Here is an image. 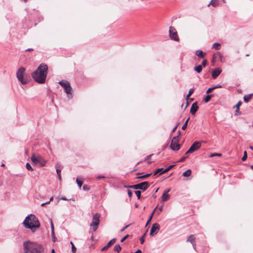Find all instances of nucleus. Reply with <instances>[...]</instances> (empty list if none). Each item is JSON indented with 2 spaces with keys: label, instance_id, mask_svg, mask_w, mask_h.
<instances>
[{
  "label": "nucleus",
  "instance_id": "obj_39",
  "mask_svg": "<svg viewBox=\"0 0 253 253\" xmlns=\"http://www.w3.org/2000/svg\"><path fill=\"white\" fill-rule=\"evenodd\" d=\"M83 189L85 191H87L90 189V187L87 185H84L83 186Z\"/></svg>",
  "mask_w": 253,
  "mask_h": 253
},
{
  "label": "nucleus",
  "instance_id": "obj_36",
  "mask_svg": "<svg viewBox=\"0 0 253 253\" xmlns=\"http://www.w3.org/2000/svg\"><path fill=\"white\" fill-rule=\"evenodd\" d=\"M146 234V232L143 235V236L140 238V242L141 244H143L144 242L145 239V236Z\"/></svg>",
  "mask_w": 253,
  "mask_h": 253
},
{
  "label": "nucleus",
  "instance_id": "obj_5",
  "mask_svg": "<svg viewBox=\"0 0 253 253\" xmlns=\"http://www.w3.org/2000/svg\"><path fill=\"white\" fill-rule=\"evenodd\" d=\"M58 84L64 89V92L67 94V97L68 99H70L73 98V89L70 85V83L65 80H62L59 82Z\"/></svg>",
  "mask_w": 253,
  "mask_h": 253
},
{
  "label": "nucleus",
  "instance_id": "obj_12",
  "mask_svg": "<svg viewBox=\"0 0 253 253\" xmlns=\"http://www.w3.org/2000/svg\"><path fill=\"white\" fill-rule=\"evenodd\" d=\"M160 229V226L158 223H154L151 228L150 235L153 236L154 235L156 234L159 231Z\"/></svg>",
  "mask_w": 253,
  "mask_h": 253
},
{
  "label": "nucleus",
  "instance_id": "obj_54",
  "mask_svg": "<svg viewBox=\"0 0 253 253\" xmlns=\"http://www.w3.org/2000/svg\"><path fill=\"white\" fill-rule=\"evenodd\" d=\"M49 203V202H46V203H42L41 204V207H43L45 205H47V204H48Z\"/></svg>",
  "mask_w": 253,
  "mask_h": 253
},
{
  "label": "nucleus",
  "instance_id": "obj_55",
  "mask_svg": "<svg viewBox=\"0 0 253 253\" xmlns=\"http://www.w3.org/2000/svg\"><path fill=\"white\" fill-rule=\"evenodd\" d=\"M105 178V176H101V175H99L97 177V179H100L101 178Z\"/></svg>",
  "mask_w": 253,
  "mask_h": 253
},
{
  "label": "nucleus",
  "instance_id": "obj_62",
  "mask_svg": "<svg viewBox=\"0 0 253 253\" xmlns=\"http://www.w3.org/2000/svg\"><path fill=\"white\" fill-rule=\"evenodd\" d=\"M193 247V249L195 250H196V243H194V244H192Z\"/></svg>",
  "mask_w": 253,
  "mask_h": 253
},
{
  "label": "nucleus",
  "instance_id": "obj_52",
  "mask_svg": "<svg viewBox=\"0 0 253 253\" xmlns=\"http://www.w3.org/2000/svg\"><path fill=\"white\" fill-rule=\"evenodd\" d=\"M76 183L77 184L78 186H79L80 182H79V176H77L76 177Z\"/></svg>",
  "mask_w": 253,
  "mask_h": 253
},
{
  "label": "nucleus",
  "instance_id": "obj_44",
  "mask_svg": "<svg viewBox=\"0 0 253 253\" xmlns=\"http://www.w3.org/2000/svg\"><path fill=\"white\" fill-rule=\"evenodd\" d=\"M129 237V235L127 234L126 235V236H125L121 240V242L122 243V242H124L125 240H126L128 237Z\"/></svg>",
  "mask_w": 253,
  "mask_h": 253
},
{
  "label": "nucleus",
  "instance_id": "obj_56",
  "mask_svg": "<svg viewBox=\"0 0 253 253\" xmlns=\"http://www.w3.org/2000/svg\"><path fill=\"white\" fill-rule=\"evenodd\" d=\"M159 210L160 211L158 212V214H160V212L162 211V210H163V206H161V207L159 208Z\"/></svg>",
  "mask_w": 253,
  "mask_h": 253
},
{
  "label": "nucleus",
  "instance_id": "obj_23",
  "mask_svg": "<svg viewBox=\"0 0 253 253\" xmlns=\"http://www.w3.org/2000/svg\"><path fill=\"white\" fill-rule=\"evenodd\" d=\"M191 174V169H188L183 173L182 175L185 177H188L190 176Z\"/></svg>",
  "mask_w": 253,
  "mask_h": 253
},
{
  "label": "nucleus",
  "instance_id": "obj_11",
  "mask_svg": "<svg viewBox=\"0 0 253 253\" xmlns=\"http://www.w3.org/2000/svg\"><path fill=\"white\" fill-rule=\"evenodd\" d=\"M99 215L98 214H96L93 217L92 221L90 224L91 226H93V230L94 231H95L97 228L98 225L99 223Z\"/></svg>",
  "mask_w": 253,
  "mask_h": 253
},
{
  "label": "nucleus",
  "instance_id": "obj_64",
  "mask_svg": "<svg viewBox=\"0 0 253 253\" xmlns=\"http://www.w3.org/2000/svg\"><path fill=\"white\" fill-rule=\"evenodd\" d=\"M177 127V126H175L173 128V129H172V132H174V131H175V130H176V129Z\"/></svg>",
  "mask_w": 253,
  "mask_h": 253
},
{
  "label": "nucleus",
  "instance_id": "obj_3",
  "mask_svg": "<svg viewBox=\"0 0 253 253\" xmlns=\"http://www.w3.org/2000/svg\"><path fill=\"white\" fill-rule=\"evenodd\" d=\"M23 248L24 250H27L30 253H43L44 251V248L42 245L29 240L23 243Z\"/></svg>",
  "mask_w": 253,
  "mask_h": 253
},
{
  "label": "nucleus",
  "instance_id": "obj_7",
  "mask_svg": "<svg viewBox=\"0 0 253 253\" xmlns=\"http://www.w3.org/2000/svg\"><path fill=\"white\" fill-rule=\"evenodd\" d=\"M178 136H175L172 138L170 144V147L172 150L178 151L180 149L181 145L178 144Z\"/></svg>",
  "mask_w": 253,
  "mask_h": 253
},
{
  "label": "nucleus",
  "instance_id": "obj_13",
  "mask_svg": "<svg viewBox=\"0 0 253 253\" xmlns=\"http://www.w3.org/2000/svg\"><path fill=\"white\" fill-rule=\"evenodd\" d=\"M170 191V189H168L165 191L164 192L162 197V201L164 202L168 201L169 197L170 195L168 194V193Z\"/></svg>",
  "mask_w": 253,
  "mask_h": 253
},
{
  "label": "nucleus",
  "instance_id": "obj_59",
  "mask_svg": "<svg viewBox=\"0 0 253 253\" xmlns=\"http://www.w3.org/2000/svg\"><path fill=\"white\" fill-rule=\"evenodd\" d=\"M222 86L221 85H219V84H218L215 86H214L213 87H215V89L216 88H221Z\"/></svg>",
  "mask_w": 253,
  "mask_h": 253
},
{
  "label": "nucleus",
  "instance_id": "obj_53",
  "mask_svg": "<svg viewBox=\"0 0 253 253\" xmlns=\"http://www.w3.org/2000/svg\"><path fill=\"white\" fill-rule=\"evenodd\" d=\"M56 172H57V175L60 174L61 170L60 169H59L58 168H57L56 169Z\"/></svg>",
  "mask_w": 253,
  "mask_h": 253
},
{
  "label": "nucleus",
  "instance_id": "obj_4",
  "mask_svg": "<svg viewBox=\"0 0 253 253\" xmlns=\"http://www.w3.org/2000/svg\"><path fill=\"white\" fill-rule=\"evenodd\" d=\"M24 67H21L16 72L17 78L22 84H26L29 82V77L26 75Z\"/></svg>",
  "mask_w": 253,
  "mask_h": 253
},
{
  "label": "nucleus",
  "instance_id": "obj_35",
  "mask_svg": "<svg viewBox=\"0 0 253 253\" xmlns=\"http://www.w3.org/2000/svg\"><path fill=\"white\" fill-rule=\"evenodd\" d=\"M135 194H136L138 199H140L141 198V192L140 191H135Z\"/></svg>",
  "mask_w": 253,
  "mask_h": 253
},
{
  "label": "nucleus",
  "instance_id": "obj_51",
  "mask_svg": "<svg viewBox=\"0 0 253 253\" xmlns=\"http://www.w3.org/2000/svg\"><path fill=\"white\" fill-rule=\"evenodd\" d=\"M239 114H241V112H240L239 111V110H237V109H236V110L235 111V115L236 116H237V115H238Z\"/></svg>",
  "mask_w": 253,
  "mask_h": 253
},
{
  "label": "nucleus",
  "instance_id": "obj_46",
  "mask_svg": "<svg viewBox=\"0 0 253 253\" xmlns=\"http://www.w3.org/2000/svg\"><path fill=\"white\" fill-rule=\"evenodd\" d=\"M50 225H51V231H54L53 223L52 220L51 219H50Z\"/></svg>",
  "mask_w": 253,
  "mask_h": 253
},
{
  "label": "nucleus",
  "instance_id": "obj_14",
  "mask_svg": "<svg viewBox=\"0 0 253 253\" xmlns=\"http://www.w3.org/2000/svg\"><path fill=\"white\" fill-rule=\"evenodd\" d=\"M198 108H199V107L198 106L197 102H196L193 103L192 104L191 109H190V113L193 115H195L196 112L198 110Z\"/></svg>",
  "mask_w": 253,
  "mask_h": 253
},
{
  "label": "nucleus",
  "instance_id": "obj_33",
  "mask_svg": "<svg viewBox=\"0 0 253 253\" xmlns=\"http://www.w3.org/2000/svg\"><path fill=\"white\" fill-rule=\"evenodd\" d=\"M189 119H190V118H188L187 119V120L185 121V123L183 124V125L182 126V129L184 130V129H185L187 127L188 122Z\"/></svg>",
  "mask_w": 253,
  "mask_h": 253
},
{
  "label": "nucleus",
  "instance_id": "obj_37",
  "mask_svg": "<svg viewBox=\"0 0 253 253\" xmlns=\"http://www.w3.org/2000/svg\"><path fill=\"white\" fill-rule=\"evenodd\" d=\"M248 157L247 152L245 151L244 152V156L242 158V160L245 161L247 160Z\"/></svg>",
  "mask_w": 253,
  "mask_h": 253
},
{
  "label": "nucleus",
  "instance_id": "obj_27",
  "mask_svg": "<svg viewBox=\"0 0 253 253\" xmlns=\"http://www.w3.org/2000/svg\"><path fill=\"white\" fill-rule=\"evenodd\" d=\"M121 247L120 245H116L114 247V251L119 253L121 250Z\"/></svg>",
  "mask_w": 253,
  "mask_h": 253
},
{
  "label": "nucleus",
  "instance_id": "obj_42",
  "mask_svg": "<svg viewBox=\"0 0 253 253\" xmlns=\"http://www.w3.org/2000/svg\"><path fill=\"white\" fill-rule=\"evenodd\" d=\"M242 104V102L241 101H239L238 103L235 105V107L237 109V110H239V107Z\"/></svg>",
  "mask_w": 253,
  "mask_h": 253
},
{
  "label": "nucleus",
  "instance_id": "obj_58",
  "mask_svg": "<svg viewBox=\"0 0 253 253\" xmlns=\"http://www.w3.org/2000/svg\"><path fill=\"white\" fill-rule=\"evenodd\" d=\"M51 236L52 237H54L55 238V233H54V231H51Z\"/></svg>",
  "mask_w": 253,
  "mask_h": 253
},
{
  "label": "nucleus",
  "instance_id": "obj_6",
  "mask_svg": "<svg viewBox=\"0 0 253 253\" xmlns=\"http://www.w3.org/2000/svg\"><path fill=\"white\" fill-rule=\"evenodd\" d=\"M31 159L33 163L41 167H44L46 163V161L41 156H36L33 154Z\"/></svg>",
  "mask_w": 253,
  "mask_h": 253
},
{
  "label": "nucleus",
  "instance_id": "obj_9",
  "mask_svg": "<svg viewBox=\"0 0 253 253\" xmlns=\"http://www.w3.org/2000/svg\"><path fill=\"white\" fill-rule=\"evenodd\" d=\"M201 147V142L195 141L191 146L188 150L186 152L185 154L192 153L198 150Z\"/></svg>",
  "mask_w": 253,
  "mask_h": 253
},
{
  "label": "nucleus",
  "instance_id": "obj_16",
  "mask_svg": "<svg viewBox=\"0 0 253 253\" xmlns=\"http://www.w3.org/2000/svg\"><path fill=\"white\" fill-rule=\"evenodd\" d=\"M195 54L200 58H204L207 54L206 52L201 50H197L195 52Z\"/></svg>",
  "mask_w": 253,
  "mask_h": 253
},
{
  "label": "nucleus",
  "instance_id": "obj_32",
  "mask_svg": "<svg viewBox=\"0 0 253 253\" xmlns=\"http://www.w3.org/2000/svg\"><path fill=\"white\" fill-rule=\"evenodd\" d=\"M222 156V154L221 153H211L210 155V158H212V157H213L214 156H218V157H221Z\"/></svg>",
  "mask_w": 253,
  "mask_h": 253
},
{
  "label": "nucleus",
  "instance_id": "obj_63",
  "mask_svg": "<svg viewBox=\"0 0 253 253\" xmlns=\"http://www.w3.org/2000/svg\"><path fill=\"white\" fill-rule=\"evenodd\" d=\"M52 240H53V241L54 242H56V237L55 236V238H54V237H52Z\"/></svg>",
  "mask_w": 253,
  "mask_h": 253
},
{
  "label": "nucleus",
  "instance_id": "obj_22",
  "mask_svg": "<svg viewBox=\"0 0 253 253\" xmlns=\"http://www.w3.org/2000/svg\"><path fill=\"white\" fill-rule=\"evenodd\" d=\"M211 5L214 7H215L218 5V0H211V2L209 4V6Z\"/></svg>",
  "mask_w": 253,
  "mask_h": 253
},
{
  "label": "nucleus",
  "instance_id": "obj_28",
  "mask_svg": "<svg viewBox=\"0 0 253 253\" xmlns=\"http://www.w3.org/2000/svg\"><path fill=\"white\" fill-rule=\"evenodd\" d=\"M116 241V238H114L108 242L106 245L109 248Z\"/></svg>",
  "mask_w": 253,
  "mask_h": 253
},
{
  "label": "nucleus",
  "instance_id": "obj_19",
  "mask_svg": "<svg viewBox=\"0 0 253 253\" xmlns=\"http://www.w3.org/2000/svg\"><path fill=\"white\" fill-rule=\"evenodd\" d=\"M194 91V88H191L189 90V92L186 97V100H188V98L191 95V94L193 93ZM188 105V101H186V105L184 109H185L186 108V107H187Z\"/></svg>",
  "mask_w": 253,
  "mask_h": 253
},
{
  "label": "nucleus",
  "instance_id": "obj_30",
  "mask_svg": "<svg viewBox=\"0 0 253 253\" xmlns=\"http://www.w3.org/2000/svg\"><path fill=\"white\" fill-rule=\"evenodd\" d=\"M157 207H156L155 208L154 210V211H153L152 212V214H151V215L150 217H149V219L147 220V222H146V225H145L146 226H147L148 225V224L149 223V222H150V221H151V219H152V216H153V214H154V212H155V210H156V209H157Z\"/></svg>",
  "mask_w": 253,
  "mask_h": 253
},
{
  "label": "nucleus",
  "instance_id": "obj_61",
  "mask_svg": "<svg viewBox=\"0 0 253 253\" xmlns=\"http://www.w3.org/2000/svg\"><path fill=\"white\" fill-rule=\"evenodd\" d=\"M58 176V179L59 180H61V174H58L57 175Z\"/></svg>",
  "mask_w": 253,
  "mask_h": 253
},
{
  "label": "nucleus",
  "instance_id": "obj_43",
  "mask_svg": "<svg viewBox=\"0 0 253 253\" xmlns=\"http://www.w3.org/2000/svg\"><path fill=\"white\" fill-rule=\"evenodd\" d=\"M214 89H215V87H211V88H209L206 91V93L207 94H209V93H210L213 90H214Z\"/></svg>",
  "mask_w": 253,
  "mask_h": 253
},
{
  "label": "nucleus",
  "instance_id": "obj_48",
  "mask_svg": "<svg viewBox=\"0 0 253 253\" xmlns=\"http://www.w3.org/2000/svg\"><path fill=\"white\" fill-rule=\"evenodd\" d=\"M186 157H182L179 161H178V162H184L185 159H186Z\"/></svg>",
  "mask_w": 253,
  "mask_h": 253
},
{
  "label": "nucleus",
  "instance_id": "obj_26",
  "mask_svg": "<svg viewBox=\"0 0 253 253\" xmlns=\"http://www.w3.org/2000/svg\"><path fill=\"white\" fill-rule=\"evenodd\" d=\"M213 96V94H208L205 98H204V101L206 103L208 102L211 97H212Z\"/></svg>",
  "mask_w": 253,
  "mask_h": 253
},
{
  "label": "nucleus",
  "instance_id": "obj_31",
  "mask_svg": "<svg viewBox=\"0 0 253 253\" xmlns=\"http://www.w3.org/2000/svg\"><path fill=\"white\" fill-rule=\"evenodd\" d=\"M26 168L28 170L33 171L34 169L31 167V165L29 163H27L26 164Z\"/></svg>",
  "mask_w": 253,
  "mask_h": 253
},
{
  "label": "nucleus",
  "instance_id": "obj_24",
  "mask_svg": "<svg viewBox=\"0 0 253 253\" xmlns=\"http://www.w3.org/2000/svg\"><path fill=\"white\" fill-rule=\"evenodd\" d=\"M194 70L196 71L197 73H200L202 71V65H199L194 67Z\"/></svg>",
  "mask_w": 253,
  "mask_h": 253
},
{
  "label": "nucleus",
  "instance_id": "obj_25",
  "mask_svg": "<svg viewBox=\"0 0 253 253\" xmlns=\"http://www.w3.org/2000/svg\"><path fill=\"white\" fill-rule=\"evenodd\" d=\"M152 175V173H147L141 176H139L136 177L137 179H145L149 177L150 175Z\"/></svg>",
  "mask_w": 253,
  "mask_h": 253
},
{
  "label": "nucleus",
  "instance_id": "obj_41",
  "mask_svg": "<svg viewBox=\"0 0 253 253\" xmlns=\"http://www.w3.org/2000/svg\"><path fill=\"white\" fill-rule=\"evenodd\" d=\"M71 244H72V252L73 253H75L76 251V248L72 242H71Z\"/></svg>",
  "mask_w": 253,
  "mask_h": 253
},
{
  "label": "nucleus",
  "instance_id": "obj_49",
  "mask_svg": "<svg viewBox=\"0 0 253 253\" xmlns=\"http://www.w3.org/2000/svg\"><path fill=\"white\" fill-rule=\"evenodd\" d=\"M130 224L127 225L126 226L124 227L121 230V232H123L128 227H129Z\"/></svg>",
  "mask_w": 253,
  "mask_h": 253
},
{
  "label": "nucleus",
  "instance_id": "obj_47",
  "mask_svg": "<svg viewBox=\"0 0 253 253\" xmlns=\"http://www.w3.org/2000/svg\"><path fill=\"white\" fill-rule=\"evenodd\" d=\"M128 196L129 198H131L132 195V192L130 190H127Z\"/></svg>",
  "mask_w": 253,
  "mask_h": 253
},
{
  "label": "nucleus",
  "instance_id": "obj_15",
  "mask_svg": "<svg viewBox=\"0 0 253 253\" xmlns=\"http://www.w3.org/2000/svg\"><path fill=\"white\" fill-rule=\"evenodd\" d=\"M221 70L220 68H216L214 69L211 73V76L213 79H216L221 73Z\"/></svg>",
  "mask_w": 253,
  "mask_h": 253
},
{
  "label": "nucleus",
  "instance_id": "obj_29",
  "mask_svg": "<svg viewBox=\"0 0 253 253\" xmlns=\"http://www.w3.org/2000/svg\"><path fill=\"white\" fill-rule=\"evenodd\" d=\"M220 44L219 43H214L213 44L212 48H214L216 50L220 49Z\"/></svg>",
  "mask_w": 253,
  "mask_h": 253
},
{
  "label": "nucleus",
  "instance_id": "obj_1",
  "mask_svg": "<svg viewBox=\"0 0 253 253\" xmlns=\"http://www.w3.org/2000/svg\"><path fill=\"white\" fill-rule=\"evenodd\" d=\"M47 71V65L44 64H41L32 73V77L36 82L41 84H44L45 82Z\"/></svg>",
  "mask_w": 253,
  "mask_h": 253
},
{
  "label": "nucleus",
  "instance_id": "obj_10",
  "mask_svg": "<svg viewBox=\"0 0 253 253\" xmlns=\"http://www.w3.org/2000/svg\"><path fill=\"white\" fill-rule=\"evenodd\" d=\"M169 37L171 40L175 41H178L179 38L177 35V33L175 29L172 26H170L169 28Z\"/></svg>",
  "mask_w": 253,
  "mask_h": 253
},
{
  "label": "nucleus",
  "instance_id": "obj_38",
  "mask_svg": "<svg viewBox=\"0 0 253 253\" xmlns=\"http://www.w3.org/2000/svg\"><path fill=\"white\" fill-rule=\"evenodd\" d=\"M174 167V165H170L169 166L168 168H167L166 169H165V170H164V172H168V171H169L170 169H171L172 168H173V167Z\"/></svg>",
  "mask_w": 253,
  "mask_h": 253
},
{
  "label": "nucleus",
  "instance_id": "obj_17",
  "mask_svg": "<svg viewBox=\"0 0 253 253\" xmlns=\"http://www.w3.org/2000/svg\"><path fill=\"white\" fill-rule=\"evenodd\" d=\"M223 56L220 52H217L215 53H214L212 56V59L216 60L217 58H219L220 61L222 60Z\"/></svg>",
  "mask_w": 253,
  "mask_h": 253
},
{
  "label": "nucleus",
  "instance_id": "obj_21",
  "mask_svg": "<svg viewBox=\"0 0 253 253\" xmlns=\"http://www.w3.org/2000/svg\"><path fill=\"white\" fill-rule=\"evenodd\" d=\"M253 93L249 94V95H246L244 96V100L245 102H248L251 99L252 96H253Z\"/></svg>",
  "mask_w": 253,
  "mask_h": 253
},
{
  "label": "nucleus",
  "instance_id": "obj_8",
  "mask_svg": "<svg viewBox=\"0 0 253 253\" xmlns=\"http://www.w3.org/2000/svg\"><path fill=\"white\" fill-rule=\"evenodd\" d=\"M149 186V184L148 182L144 181L135 185H132L131 187L132 189L137 190L140 189L143 191L146 190L148 187Z\"/></svg>",
  "mask_w": 253,
  "mask_h": 253
},
{
  "label": "nucleus",
  "instance_id": "obj_45",
  "mask_svg": "<svg viewBox=\"0 0 253 253\" xmlns=\"http://www.w3.org/2000/svg\"><path fill=\"white\" fill-rule=\"evenodd\" d=\"M159 188H158L157 189L155 190L154 193L152 195V197L154 199H155L157 197V195H156V193L158 192L159 190Z\"/></svg>",
  "mask_w": 253,
  "mask_h": 253
},
{
  "label": "nucleus",
  "instance_id": "obj_57",
  "mask_svg": "<svg viewBox=\"0 0 253 253\" xmlns=\"http://www.w3.org/2000/svg\"><path fill=\"white\" fill-rule=\"evenodd\" d=\"M34 49L32 48H28L27 49L25 50V51H33Z\"/></svg>",
  "mask_w": 253,
  "mask_h": 253
},
{
  "label": "nucleus",
  "instance_id": "obj_60",
  "mask_svg": "<svg viewBox=\"0 0 253 253\" xmlns=\"http://www.w3.org/2000/svg\"><path fill=\"white\" fill-rule=\"evenodd\" d=\"M135 253H142V252L140 249H138L135 252Z\"/></svg>",
  "mask_w": 253,
  "mask_h": 253
},
{
  "label": "nucleus",
  "instance_id": "obj_34",
  "mask_svg": "<svg viewBox=\"0 0 253 253\" xmlns=\"http://www.w3.org/2000/svg\"><path fill=\"white\" fill-rule=\"evenodd\" d=\"M153 154H151V155H149L147 156L145 159V161H148L147 163L148 164H150L152 163V162L149 161V160H150V159H151V157L153 156Z\"/></svg>",
  "mask_w": 253,
  "mask_h": 253
},
{
  "label": "nucleus",
  "instance_id": "obj_20",
  "mask_svg": "<svg viewBox=\"0 0 253 253\" xmlns=\"http://www.w3.org/2000/svg\"><path fill=\"white\" fill-rule=\"evenodd\" d=\"M165 169H164V168H159V169H157V170L154 173V175H156L158 173H159V175H160L163 173H166V172L164 171Z\"/></svg>",
  "mask_w": 253,
  "mask_h": 253
},
{
  "label": "nucleus",
  "instance_id": "obj_50",
  "mask_svg": "<svg viewBox=\"0 0 253 253\" xmlns=\"http://www.w3.org/2000/svg\"><path fill=\"white\" fill-rule=\"evenodd\" d=\"M109 248V247L106 245L105 246H104L102 249H101V251H106Z\"/></svg>",
  "mask_w": 253,
  "mask_h": 253
},
{
  "label": "nucleus",
  "instance_id": "obj_2",
  "mask_svg": "<svg viewBox=\"0 0 253 253\" xmlns=\"http://www.w3.org/2000/svg\"><path fill=\"white\" fill-rule=\"evenodd\" d=\"M23 224L26 228L30 229L32 232H35L40 227L38 218L33 214L27 216L23 222Z\"/></svg>",
  "mask_w": 253,
  "mask_h": 253
},
{
  "label": "nucleus",
  "instance_id": "obj_18",
  "mask_svg": "<svg viewBox=\"0 0 253 253\" xmlns=\"http://www.w3.org/2000/svg\"><path fill=\"white\" fill-rule=\"evenodd\" d=\"M187 242H190L192 244H194L196 242V238L193 234L190 235L187 240Z\"/></svg>",
  "mask_w": 253,
  "mask_h": 253
},
{
  "label": "nucleus",
  "instance_id": "obj_40",
  "mask_svg": "<svg viewBox=\"0 0 253 253\" xmlns=\"http://www.w3.org/2000/svg\"><path fill=\"white\" fill-rule=\"evenodd\" d=\"M207 63H208V61L205 59L202 61V64L201 65H202V67L203 66L205 67L207 65Z\"/></svg>",
  "mask_w": 253,
  "mask_h": 253
}]
</instances>
